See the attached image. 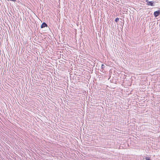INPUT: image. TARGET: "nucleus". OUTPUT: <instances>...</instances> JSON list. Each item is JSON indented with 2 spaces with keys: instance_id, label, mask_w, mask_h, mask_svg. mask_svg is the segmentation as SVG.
I'll use <instances>...</instances> for the list:
<instances>
[{
  "instance_id": "nucleus-1",
  "label": "nucleus",
  "mask_w": 160,
  "mask_h": 160,
  "mask_svg": "<svg viewBox=\"0 0 160 160\" xmlns=\"http://www.w3.org/2000/svg\"><path fill=\"white\" fill-rule=\"evenodd\" d=\"M146 2H147V4L148 5H150L152 6H154V2L153 1H149L148 0H146Z\"/></svg>"
},
{
  "instance_id": "nucleus-2",
  "label": "nucleus",
  "mask_w": 160,
  "mask_h": 160,
  "mask_svg": "<svg viewBox=\"0 0 160 160\" xmlns=\"http://www.w3.org/2000/svg\"><path fill=\"white\" fill-rule=\"evenodd\" d=\"M160 15V10L156 11L154 12V15L155 17H156Z\"/></svg>"
},
{
  "instance_id": "nucleus-3",
  "label": "nucleus",
  "mask_w": 160,
  "mask_h": 160,
  "mask_svg": "<svg viewBox=\"0 0 160 160\" xmlns=\"http://www.w3.org/2000/svg\"><path fill=\"white\" fill-rule=\"evenodd\" d=\"M47 24L45 22H43L42 23V24L41 25V28H45V27H47Z\"/></svg>"
},
{
  "instance_id": "nucleus-4",
  "label": "nucleus",
  "mask_w": 160,
  "mask_h": 160,
  "mask_svg": "<svg viewBox=\"0 0 160 160\" xmlns=\"http://www.w3.org/2000/svg\"><path fill=\"white\" fill-rule=\"evenodd\" d=\"M104 68H105V65L104 64H102L101 65V71H103L104 70Z\"/></svg>"
},
{
  "instance_id": "nucleus-5",
  "label": "nucleus",
  "mask_w": 160,
  "mask_h": 160,
  "mask_svg": "<svg viewBox=\"0 0 160 160\" xmlns=\"http://www.w3.org/2000/svg\"><path fill=\"white\" fill-rule=\"evenodd\" d=\"M119 19L118 18H117L115 19L116 22H118L119 21Z\"/></svg>"
},
{
  "instance_id": "nucleus-6",
  "label": "nucleus",
  "mask_w": 160,
  "mask_h": 160,
  "mask_svg": "<svg viewBox=\"0 0 160 160\" xmlns=\"http://www.w3.org/2000/svg\"><path fill=\"white\" fill-rule=\"evenodd\" d=\"M146 160H151V159L148 157H146Z\"/></svg>"
}]
</instances>
